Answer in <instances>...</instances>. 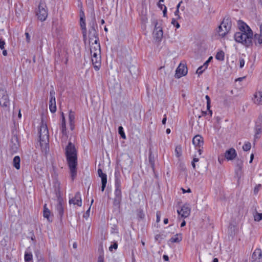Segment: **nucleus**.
<instances>
[{"mask_svg": "<svg viewBox=\"0 0 262 262\" xmlns=\"http://www.w3.org/2000/svg\"><path fill=\"white\" fill-rule=\"evenodd\" d=\"M237 26L239 31L234 34L235 41L246 47L252 46L253 36L252 30L246 23L241 20L238 21Z\"/></svg>", "mask_w": 262, "mask_h": 262, "instance_id": "1", "label": "nucleus"}, {"mask_svg": "<svg viewBox=\"0 0 262 262\" xmlns=\"http://www.w3.org/2000/svg\"><path fill=\"white\" fill-rule=\"evenodd\" d=\"M65 151L71 177L74 179L76 176L77 151L74 145L71 142H69L66 146Z\"/></svg>", "mask_w": 262, "mask_h": 262, "instance_id": "2", "label": "nucleus"}, {"mask_svg": "<svg viewBox=\"0 0 262 262\" xmlns=\"http://www.w3.org/2000/svg\"><path fill=\"white\" fill-rule=\"evenodd\" d=\"M91 60L96 71L100 69L101 64V49L99 43H92L90 45Z\"/></svg>", "mask_w": 262, "mask_h": 262, "instance_id": "3", "label": "nucleus"}, {"mask_svg": "<svg viewBox=\"0 0 262 262\" xmlns=\"http://www.w3.org/2000/svg\"><path fill=\"white\" fill-rule=\"evenodd\" d=\"M39 134L40 145L42 148L46 149L49 142V133L46 124L41 125Z\"/></svg>", "mask_w": 262, "mask_h": 262, "instance_id": "4", "label": "nucleus"}, {"mask_svg": "<svg viewBox=\"0 0 262 262\" xmlns=\"http://www.w3.org/2000/svg\"><path fill=\"white\" fill-rule=\"evenodd\" d=\"M231 23L228 19H224L217 30V33L221 37L225 36L230 31Z\"/></svg>", "mask_w": 262, "mask_h": 262, "instance_id": "5", "label": "nucleus"}, {"mask_svg": "<svg viewBox=\"0 0 262 262\" xmlns=\"http://www.w3.org/2000/svg\"><path fill=\"white\" fill-rule=\"evenodd\" d=\"M0 105L3 107L8 108L10 101L7 91L5 89H0Z\"/></svg>", "mask_w": 262, "mask_h": 262, "instance_id": "6", "label": "nucleus"}, {"mask_svg": "<svg viewBox=\"0 0 262 262\" xmlns=\"http://www.w3.org/2000/svg\"><path fill=\"white\" fill-rule=\"evenodd\" d=\"M36 15L38 18L41 21H44L46 20L48 13L46 9V7L43 4H40L38 5V9L36 12Z\"/></svg>", "mask_w": 262, "mask_h": 262, "instance_id": "7", "label": "nucleus"}, {"mask_svg": "<svg viewBox=\"0 0 262 262\" xmlns=\"http://www.w3.org/2000/svg\"><path fill=\"white\" fill-rule=\"evenodd\" d=\"M188 72L186 66L184 64L180 63L176 70L175 77L180 78L185 76Z\"/></svg>", "mask_w": 262, "mask_h": 262, "instance_id": "8", "label": "nucleus"}, {"mask_svg": "<svg viewBox=\"0 0 262 262\" xmlns=\"http://www.w3.org/2000/svg\"><path fill=\"white\" fill-rule=\"evenodd\" d=\"M60 129L62 133L61 141L62 142H66L68 140V136L67 133L66 119L63 113H62V121Z\"/></svg>", "mask_w": 262, "mask_h": 262, "instance_id": "9", "label": "nucleus"}, {"mask_svg": "<svg viewBox=\"0 0 262 262\" xmlns=\"http://www.w3.org/2000/svg\"><path fill=\"white\" fill-rule=\"evenodd\" d=\"M237 156V152L233 148H230L224 153V157L227 161H232Z\"/></svg>", "mask_w": 262, "mask_h": 262, "instance_id": "10", "label": "nucleus"}, {"mask_svg": "<svg viewBox=\"0 0 262 262\" xmlns=\"http://www.w3.org/2000/svg\"><path fill=\"white\" fill-rule=\"evenodd\" d=\"M190 211L191 209L188 205L185 204L182 206L181 209L177 210V212L182 217L186 218L190 215Z\"/></svg>", "mask_w": 262, "mask_h": 262, "instance_id": "11", "label": "nucleus"}, {"mask_svg": "<svg viewBox=\"0 0 262 262\" xmlns=\"http://www.w3.org/2000/svg\"><path fill=\"white\" fill-rule=\"evenodd\" d=\"M252 100L256 105H262V90L256 91L254 93Z\"/></svg>", "mask_w": 262, "mask_h": 262, "instance_id": "12", "label": "nucleus"}, {"mask_svg": "<svg viewBox=\"0 0 262 262\" xmlns=\"http://www.w3.org/2000/svg\"><path fill=\"white\" fill-rule=\"evenodd\" d=\"M98 37L97 36V32L94 27H92V28L90 29L89 31V41L90 45H92V43H99L98 42Z\"/></svg>", "mask_w": 262, "mask_h": 262, "instance_id": "13", "label": "nucleus"}, {"mask_svg": "<svg viewBox=\"0 0 262 262\" xmlns=\"http://www.w3.org/2000/svg\"><path fill=\"white\" fill-rule=\"evenodd\" d=\"M50 100L49 102V108L52 113H54L56 111V100L55 97V92L54 91L50 93Z\"/></svg>", "mask_w": 262, "mask_h": 262, "instance_id": "14", "label": "nucleus"}, {"mask_svg": "<svg viewBox=\"0 0 262 262\" xmlns=\"http://www.w3.org/2000/svg\"><path fill=\"white\" fill-rule=\"evenodd\" d=\"M69 203L70 204H73L74 205H77L79 207L82 206V199L81 198V195L79 192H77L74 197L71 198L69 200Z\"/></svg>", "mask_w": 262, "mask_h": 262, "instance_id": "15", "label": "nucleus"}, {"mask_svg": "<svg viewBox=\"0 0 262 262\" xmlns=\"http://www.w3.org/2000/svg\"><path fill=\"white\" fill-rule=\"evenodd\" d=\"M153 34L154 37L158 40H160L163 37L162 29L160 26H158V23H156L155 25Z\"/></svg>", "mask_w": 262, "mask_h": 262, "instance_id": "16", "label": "nucleus"}, {"mask_svg": "<svg viewBox=\"0 0 262 262\" xmlns=\"http://www.w3.org/2000/svg\"><path fill=\"white\" fill-rule=\"evenodd\" d=\"M252 262H262V252L260 249L254 250L252 256Z\"/></svg>", "mask_w": 262, "mask_h": 262, "instance_id": "17", "label": "nucleus"}, {"mask_svg": "<svg viewBox=\"0 0 262 262\" xmlns=\"http://www.w3.org/2000/svg\"><path fill=\"white\" fill-rule=\"evenodd\" d=\"M98 174L99 177L101 178V191H103L107 183V176L105 173L102 172L100 168L98 169Z\"/></svg>", "mask_w": 262, "mask_h": 262, "instance_id": "18", "label": "nucleus"}, {"mask_svg": "<svg viewBox=\"0 0 262 262\" xmlns=\"http://www.w3.org/2000/svg\"><path fill=\"white\" fill-rule=\"evenodd\" d=\"M192 143L196 148H201L204 143L203 138L200 135H196L192 139Z\"/></svg>", "mask_w": 262, "mask_h": 262, "instance_id": "19", "label": "nucleus"}, {"mask_svg": "<svg viewBox=\"0 0 262 262\" xmlns=\"http://www.w3.org/2000/svg\"><path fill=\"white\" fill-rule=\"evenodd\" d=\"M115 198L114 199V204L115 206L119 205L121 201V189H115Z\"/></svg>", "mask_w": 262, "mask_h": 262, "instance_id": "20", "label": "nucleus"}, {"mask_svg": "<svg viewBox=\"0 0 262 262\" xmlns=\"http://www.w3.org/2000/svg\"><path fill=\"white\" fill-rule=\"evenodd\" d=\"M69 121L70 129L73 130L75 128V113L72 111L69 112Z\"/></svg>", "mask_w": 262, "mask_h": 262, "instance_id": "21", "label": "nucleus"}, {"mask_svg": "<svg viewBox=\"0 0 262 262\" xmlns=\"http://www.w3.org/2000/svg\"><path fill=\"white\" fill-rule=\"evenodd\" d=\"M56 209L59 215L62 216L63 214V207L62 200L60 198L58 199V202L56 206Z\"/></svg>", "mask_w": 262, "mask_h": 262, "instance_id": "22", "label": "nucleus"}, {"mask_svg": "<svg viewBox=\"0 0 262 262\" xmlns=\"http://www.w3.org/2000/svg\"><path fill=\"white\" fill-rule=\"evenodd\" d=\"M182 240V235L181 233H178L171 237L168 242L170 243H178Z\"/></svg>", "mask_w": 262, "mask_h": 262, "instance_id": "23", "label": "nucleus"}, {"mask_svg": "<svg viewBox=\"0 0 262 262\" xmlns=\"http://www.w3.org/2000/svg\"><path fill=\"white\" fill-rule=\"evenodd\" d=\"M253 40L256 45L262 43V32L260 31L259 34H256L254 38L253 37Z\"/></svg>", "mask_w": 262, "mask_h": 262, "instance_id": "24", "label": "nucleus"}, {"mask_svg": "<svg viewBox=\"0 0 262 262\" xmlns=\"http://www.w3.org/2000/svg\"><path fill=\"white\" fill-rule=\"evenodd\" d=\"M20 158L19 156H15L14 157L13 160V164L14 167L16 169H19L20 168Z\"/></svg>", "mask_w": 262, "mask_h": 262, "instance_id": "25", "label": "nucleus"}, {"mask_svg": "<svg viewBox=\"0 0 262 262\" xmlns=\"http://www.w3.org/2000/svg\"><path fill=\"white\" fill-rule=\"evenodd\" d=\"M80 27L82 30L83 36H85L86 35V24L85 19H83L82 17H81V19H80Z\"/></svg>", "mask_w": 262, "mask_h": 262, "instance_id": "26", "label": "nucleus"}, {"mask_svg": "<svg viewBox=\"0 0 262 262\" xmlns=\"http://www.w3.org/2000/svg\"><path fill=\"white\" fill-rule=\"evenodd\" d=\"M43 208H44L43 213V216L45 218H47L48 219V220L50 221V211L49 210V209L48 208H47L46 204H45L44 205Z\"/></svg>", "mask_w": 262, "mask_h": 262, "instance_id": "27", "label": "nucleus"}, {"mask_svg": "<svg viewBox=\"0 0 262 262\" xmlns=\"http://www.w3.org/2000/svg\"><path fill=\"white\" fill-rule=\"evenodd\" d=\"M32 254L30 252H26L25 254V262H32Z\"/></svg>", "mask_w": 262, "mask_h": 262, "instance_id": "28", "label": "nucleus"}, {"mask_svg": "<svg viewBox=\"0 0 262 262\" xmlns=\"http://www.w3.org/2000/svg\"><path fill=\"white\" fill-rule=\"evenodd\" d=\"M225 53L223 51H219L216 56L215 58L220 61H223L224 60Z\"/></svg>", "mask_w": 262, "mask_h": 262, "instance_id": "29", "label": "nucleus"}, {"mask_svg": "<svg viewBox=\"0 0 262 262\" xmlns=\"http://www.w3.org/2000/svg\"><path fill=\"white\" fill-rule=\"evenodd\" d=\"M256 133L257 134L262 133V116L260 122L257 124L256 127Z\"/></svg>", "mask_w": 262, "mask_h": 262, "instance_id": "30", "label": "nucleus"}, {"mask_svg": "<svg viewBox=\"0 0 262 262\" xmlns=\"http://www.w3.org/2000/svg\"><path fill=\"white\" fill-rule=\"evenodd\" d=\"M254 219L255 221L259 222L262 220V213L256 212L254 215Z\"/></svg>", "mask_w": 262, "mask_h": 262, "instance_id": "31", "label": "nucleus"}, {"mask_svg": "<svg viewBox=\"0 0 262 262\" xmlns=\"http://www.w3.org/2000/svg\"><path fill=\"white\" fill-rule=\"evenodd\" d=\"M251 143L248 142L245 143L244 145L243 146V150L246 151H249L251 149Z\"/></svg>", "mask_w": 262, "mask_h": 262, "instance_id": "32", "label": "nucleus"}, {"mask_svg": "<svg viewBox=\"0 0 262 262\" xmlns=\"http://www.w3.org/2000/svg\"><path fill=\"white\" fill-rule=\"evenodd\" d=\"M182 149L181 146H177L175 148V153L177 157H179L181 155Z\"/></svg>", "mask_w": 262, "mask_h": 262, "instance_id": "33", "label": "nucleus"}, {"mask_svg": "<svg viewBox=\"0 0 262 262\" xmlns=\"http://www.w3.org/2000/svg\"><path fill=\"white\" fill-rule=\"evenodd\" d=\"M118 132H119V134L120 135L121 137L125 139H126V136L125 135V133H124V131H123V128L122 126H119V128H118Z\"/></svg>", "mask_w": 262, "mask_h": 262, "instance_id": "34", "label": "nucleus"}, {"mask_svg": "<svg viewBox=\"0 0 262 262\" xmlns=\"http://www.w3.org/2000/svg\"><path fill=\"white\" fill-rule=\"evenodd\" d=\"M115 189H121V181L118 179L115 181Z\"/></svg>", "mask_w": 262, "mask_h": 262, "instance_id": "35", "label": "nucleus"}, {"mask_svg": "<svg viewBox=\"0 0 262 262\" xmlns=\"http://www.w3.org/2000/svg\"><path fill=\"white\" fill-rule=\"evenodd\" d=\"M206 69H204V67L203 66L200 67L196 70V73L199 75H201L203 73V72Z\"/></svg>", "mask_w": 262, "mask_h": 262, "instance_id": "36", "label": "nucleus"}, {"mask_svg": "<svg viewBox=\"0 0 262 262\" xmlns=\"http://www.w3.org/2000/svg\"><path fill=\"white\" fill-rule=\"evenodd\" d=\"M205 98L207 100V110H209V108H210V98L209 97V96L208 95H206L205 96Z\"/></svg>", "mask_w": 262, "mask_h": 262, "instance_id": "37", "label": "nucleus"}, {"mask_svg": "<svg viewBox=\"0 0 262 262\" xmlns=\"http://www.w3.org/2000/svg\"><path fill=\"white\" fill-rule=\"evenodd\" d=\"M164 0H160L158 4V6L161 10H163V8H164V6H165L164 4H162Z\"/></svg>", "mask_w": 262, "mask_h": 262, "instance_id": "38", "label": "nucleus"}, {"mask_svg": "<svg viewBox=\"0 0 262 262\" xmlns=\"http://www.w3.org/2000/svg\"><path fill=\"white\" fill-rule=\"evenodd\" d=\"M171 24L176 27L177 28H180V26L179 24L176 21V20L173 18L171 20Z\"/></svg>", "mask_w": 262, "mask_h": 262, "instance_id": "39", "label": "nucleus"}, {"mask_svg": "<svg viewBox=\"0 0 262 262\" xmlns=\"http://www.w3.org/2000/svg\"><path fill=\"white\" fill-rule=\"evenodd\" d=\"M239 68H243L245 65V60L243 58H239Z\"/></svg>", "mask_w": 262, "mask_h": 262, "instance_id": "40", "label": "nucleus"}, {"mask_svg": "<svg viewBox=\"0 0 262 262\" xmlns=\"http://www.w3.org/2000/svg\"><path fill=\"white\" fill-rule=\"evenodd\" d=\"M237 167L238 170H241L243 167V162L241 161H238L237 162Z\"/></svg>", "mask_w": 262, "mask_h": 262, "instance_id": "41", "label": "nucleus"}, {"mask_svg": "<svg viewBox=\"0 0 262 262\" xmlns=\"http://www.w3.org/2000/svg\"><path fill=\"white\" fill-rule=\"evenodd\" d=\"M5 42L0 38V49L4 50L5 49Z\"/></svg>", "mask_w": 262, "mask_h": 262, "instance_id": "42", "label": "nucleus"}, {"mask_svg": "<svg viewBox=\"0 0 262 262\" xmlns=\"http://www.w3.org/2000/svg\"><path fill=\"white\" fill-rule=\"evenodd\" d=\"M157 215V222L159 223L160 221L161 213L158 211L156 214Z\"/></svg>", "mask_w": 262, "mask_h": 262, "instance_id": "43", "label": "nucleus"}, {"mask_svg": "<svg viewBox=\"0 0 262 262\" xmlns=\"http://www.w3.org/2000/svg\"><path fill=\"white\" fill-rule=\"evenodd\" d=\"M25 35H26V40H27V41L28 42H29L30 41V36L29 35V33L26 32L25 33Z\"/></svg>", "mask_w": 262, "mask_h": 262, "instance_id": "44", "label": "nucleus"}, {"mask_svg": "<svg viewBox=\"0 0 262 262\" xmlns=\"http://www.w3.org/2000/svg\"><path fill=\"white\" fill-rule=\"evenodd\" d=\"M181 190L183 193H185L186 192L190 193L191 192V190L190 188H188L187 190H185L183 188H181Z\"/></svg>", "mask_w": 262, "mask_h": 262, "instance_id": "45", "label": "nucleus"}, {"mask_svg": "<svg viewBox=\"0 0 262 262\" xmlns=\"http://www.w3.org/2000/svg\"><path fill=\"white\" fill-rule=\"evenodd\" d=\"M118 245L116 243H115L114 244L111 245L109 249L111 251L113 248L116 249L117 248Z\"/></svg>", "mask_w": 262, "mask_h": 262, "instance_id": "46", "label": "nucleus"}, {"mask_svg": "<svg viewBox=\"0 0 262 262\" xmlns=\"http://www.w3.org/2000/svg\"><path fill=\"white\" fill-rule=\"evenodd\" d=\"M179 10H176V11L174 12V15L177 16V18L179 19L180 18V16L179 14Z\"/></svg>", "mask_w": 262, "mask_h": 262, "instance_id": "47", "label": "nucleus"}, {"mask_svg": "<svg viewBox=\"0 0 262 262\" xmlns=\"http://www.w3.org/2000/svg\"><path fill=\"white\" fill-rule=\"evenodd\" d=\"M208 64H209V61H206L204 63V64L203 65V66L204 67V69H206L207 68V67L208 66Z\"/></svg>", "mask_w": 262, "mask_h": 262, "instance_id": "48", "label": "nucleus"}, {"mask_svg": "<svg viewBox=\"0 0 262 262\" xmlns=\"http://www.w3.org/2000/svg\"><path fill=\"white\" fill-rule=\"evenodd\" d=\"M260 187H261L260 185H259L258 186H257L256 187H255L254 188V192L257 193L258 191L259 188Z\"/></svg>", "mask_w": 262, "mask_h": 262, "instance_id": "49", "label": "nucleus"}, {"mask_svg": "<svg viewBox=\"0 0 262 262\" xmlns=\"http://www.w3.org/2000/svg\"><path fill=\"white\" fill-rule=\"evenodd\" d=\"M91 207H89V208L88 209V210L86 212L85 215H84V217H86V215L89 216V213L90 211Z\"/></svg>", "mask_w": 262, "mask_h": 262, "instance_id": "50", "label": "nucleus"}, {"mask_svg": "<svg viewBox=\"0 0 262 262\" xmlns=\"http://www.w3.org/2000/svg\"><path fill=\"white\" fill-rule=\"evenodd\" d=\"M163 259L165 261H168L169 260V257L166 255H164L163 256Z\"/></svg>", "mask_w": 262, "mask_h": 262, "instance_id": "51", "label": "nucleus"}, {"mask_svg": "<svg viewBox=\"0 0 262 262\" xmlns=\"http://www.w3.org/2000/svg\"><path fill=\"white\" fill-rule=\"evenodd\" d=\"M199 161V158H196V156H195V157H194V158L193 159V162L195 163V162H198Z\"/></svg>", "mask_w": 262, "mask_h": 262, "instance_id": "52", "label": "nucleus"}, {"mask_svg": "<svg viewBox=\"0 0 262 262\" xmlns=\"http://www.w3.org/2000/svg\"><path fill=\"white\" fill-rule=\"evenodd\" d=\"M80 19H81V17H82L83 19H84L85 16H84V14L83 12H81L80 13Z\"/></svg>", "mask_w": 262, "mask_h": 262, "instance_id": "53", "label": "nucleus"}, {"mask_svg": "<svg viewBox=\"0 0 262 262\" xmlns=\"http://www.w3.org/2000/svg\"><path fill=\"white\" fill-rule=\"evenodd\" d=\"M163 15L164 16H165L166 14V6H164V8H163Z\"/></svg>", "mask_w": 262, "mask_h": 262, "instance_id": "54", "label": "nucleus"}, {"mask_svg": "<svg viewBox=\"0 0 262 262\" xmlns=\"http://www.w3.org/2000/svg\"><path fill=\"white\" fill-rule=\"evenodd\" d=\"M224 159L223 158H221L220 157L218 158V161L220 164L222 163Z\"/></svg>", "mask_w": 262, "mask_h": 262, "instance_id": "55", "label": "nucleus"}, {"mask_svg": "<svg viewBox=\"0 0 262 262\" xmlns=\"http://www.w3.org/2000/svg\"><path fill=\"white\" fill-rule=\"evenodd\" d=\"M3 54L4 56H6L7 55V51L6 50H3Z\"/></svg>", "mask_w": 262, "mask_h": 262, "instance_id": "56", "label": "nucleus"}, {"mask_svg": "<svg viewBox=\"0 0 262 262\" xmlns=\"http://www.w3.org/2000/svg\"><path fill=\"white\" fill-rule=\"evenodd\" d=\"M166 116H165V117L163 118V120H162V124H165L166 123Z\"/></svg>", "mask_w": 262, "mask_h": 262, "instance_id": "57", "label": "nucleus"}, {"mask_svg": "<svg viewBox=\"0 0 262 262\" xmlns=\"http://www.w3.org/2000/svg\"><path fill=\"white\" fill-rule=\"evenodd\" d=\"M98 262H103V258L102 256H99L98 258Z\"/></svg>", "mask_w": 262, "mask_h": 262, "instance_id": "58", "label": "nucleus"}, {"mask_svg": "<svg viewBox=\"0 0 262 262\" xmlns=\"http://www.w3.org/2000/svg\"><path fill=\"white\" fill-rule=\"evenodd\" d=\"M182 3V2L181 1L180 2H179V3L178 4L177 6V10H179V8L181 6V4Z\"/></svg>", "mask_w": 262, "mask_h": 262, "instance_id": "59", "label": "nucleus"}, {"mask_svg": "<svg viewBox=\"0 0 262 262\" xmlns=\"http://www.w3.org/2000/svg\"><path fill=\"white\" fill-rule=\"evenodd\" d=\"M160 236L161 235L160 234H157L156 236H155V239L156 240H158L159 238H160Z\"/></svg>", "mask_w": 262, "mask_h": 262, "instance_id": "60", "label": "nucleus"}, {"mask_svg": "<svg viewBox=\"0 0 262 262\" xmlns=\"http://www.w3.org/2000/svg\"><path fill=\"white\" fill-rule=\"evenodd\" d=\"M185 225H186V222L185 221H183V222L181 224V227H183L185 226Z\"/></svg>", "mask_w": 262, "mask_h": 262, "instance_id": "61", "label": "nucleus"}, {"mask_svg": "<svg viewBox=\"0 0 262 262\" xmlns=\"http://www.w3.org/2000/svg\"><path fill=\"white\" fill-rule=\"evenodd\" d=\"M198 152H199V156H200L202 153V149H201L200 148H199Z\"/></svg>", "mask_w": 262, "mask_h": 262, "instance_id": "62", "label": "nucleus"}, {"mask_svg": "<svg viewBox=\"0 0 262 262\" xmlns=\"http://www.w3.org/2000/svg\"><path fill=\"white\" fill-rule=\"evenodd\" d=\"M253 157H254L253 155V154H251V157H250V163H251V162H252V160H253Z\"/></svg>", "mask_w": 262, "mask_h": 262, "instance_id": "63", "label": "nucleus"}, {"mask_svg": "<svg viewBox=\"0 0 262 262\" xmlns=\"http://www.w3.org/2000/svg\"><path fill=\"white\" fill-rule=\"evenodd\" d=\"M168 220L167 219H165L164 220V223L165 224H167L168 223Z\"/></svg>", "mask_w": 262, "mask_h": 262, "instance_id": "64", "label": "nucleus"}]
</instances>
